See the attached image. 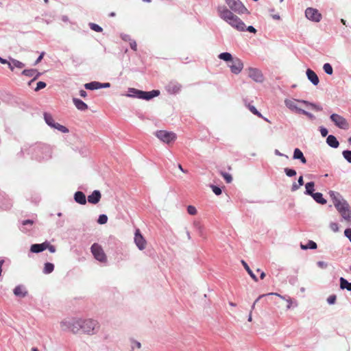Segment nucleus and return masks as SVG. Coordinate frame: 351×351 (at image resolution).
Segmentation results:
<instances>
[{"label": "nucleus", "mask_w": 351, "mask_h": 351, "mask_svg": "<svg viewBox=\"0 0 351 351\" xmlns=\"http://www.w3.org/2000/svg\"><path fill=\"white\" fill-rule=\"evenodd\" d=\"M46 247L50 252L54 253L56 252V247L53 245H49L47 242H46Z\"/></svg>", "instance_id": "3c124183"}, {"label": "nucleus", "mask_w": 351, "mask_h": 351, "mask_svg": "<svg viewBox=\"0 0 351 351\" xmlns=\"http://www.w3.org/2000/svg\"><path fill=\"white\" fill-rule=\"evenodd\" d=\"M14 294L20 298H24L27 295V291L23 285H18L14 289Z\"/></svg>", "instance_id": "f3484780"}, {"label": "nucleus", "mask_w": 351, "mask_h": 351, "mask_svg": "<svg viewBox=\"0 0 351 351\" xmlns=\"http://www.w3.org/2000/svg\"><path fill=\"white\" fill-rule=\"evenodd\" d=\"M54 269V265L53 264L51 263H46L45 264L44 268H43V273L45 274H51Z\"/></svg>", "instance_id": "72a5a7b5"}, {"label": "nucleus", "mask_w": 351, "mask_h": 351, "mask_svg": "<svg viewBox=\"0 0 351 351\" xmlns=\"http://www.w3.org/2000/svg\"><path fill=\"white\" fill-rule=\"evenodd\" d=\"M248 108L250 110L251 112H252L254 114L257 115L259 117L263 118L262 114L256 110V108L252 105H248Z\"/></svg>", "instance_id": "a19ab883"}, {"label": "nucleus", "mask_w": 351, "mask_h": 351, "mask_svg": "<svg viewBox=\"0 0 351 351\" xmlns=\"http://www.w3.org/2000/svg\"><path fill=\"white\" fill-rule=\"evenodd\" d=\"M130 94L128 95V97H136L140 99V95H141L143 93V90H140L136 88H129L128 90Z\"/></svg>", "instance_id": "c756f323"}, {"label": "nucleus", "mask_w": 351, "mask_h": 351, "mask_svg": "<svg viewBox=\"0 0 351 351\" xmlns=\"http://www.w3.org/2000/svg\"><path fill=\"white\" fill-rule=\"evenodd\" d=\"M187 212L191 215H195L197 213V210L195 206L190 205L187 207Z\"/></svg>", "instance_id": "79ce46f5"}, {"label": "nucleus", "mask_w": 351, "mask_h": 351, "mask_svg": "<svg viewBox=\"0 0 351 351\" xmlns=\"http://www.w3.org/2000/svg\"><path fill=\"white\" fill-rule=\"evenodd\" d=\"M330 195L332 199V202L344 219H350L351 218V208L347 202L340 198L339 193L333 191L330 193Z\"/></svg>", "instance_id": "f03ea898"}, {"label": "nucleus", "mask_w": 351, "mask_h": 351, "mask_svg": "<svg viewBox=\"0 0 351 351\" xmlns=\"http://www.w3.org/2000/svg\"><path fill=\"white\" fill-rule=\"evenodd\" d=\"M217 12L221 19L238 31L245 30V24L225 5L218 6Z\"/></svg>", "instance_id": "f257e3e1"}, {"label": "nucleus", "mask_w": 351, "mask_h": 351, "mask_svg": "<svg viewBox=\"0 0 351 351\" xmlns=\"http://www.w3.org/2000/svg\"><path fill=\"white\" fill-rule=\"evenodd\" d=\"M211 187H212L213 193L215 195H219L221 194V189L219 187H218L217 186H214V185H213Z\"/></svg>", "instance_id": "de8ad7c7"}, {"label": "nucleus", "mask_w": 351, "mask_h": 351, "mask_svg": "<svg viewBox=\"0 0 351 351\" xmlns=\"http://www.w3.org/2000/svg\"><path fill=\"white\" fill-rule=\"evenodd\" d=\"M144 94H142L140 95V99H145V100H149L155 97H157L160 94V91L158 90H153L149 92H145L143 91Z\"/></svg>", "instance_id": "dca6fc26"}, {"label": "nucleus", "mask_w": 351, "mask_h": 351, "mask_svg": "<svg viewBox=\"0 0 351 351\" xmlns=\"http://www.w3.org/2000/svg\"><path fill=\"white\" fill-rule=\"evenodd\" d=\"M245 29L251 33L255 34L256 32V29L252 26H248L247 28L245 27Z\"/></svg>", "instance_id": "680f3d73"}, {"label": "nucleus", "mask_w": 351, "mask_h": 351, "mask_svg": "<svg viewBox=\"0 0 351 351\" xmlns=\"http://www.w3.org/2000/svg\"><path fill=\"white\" fill-rule=\"evenodd\" d=\"M306 75L308 79L314 84L317 85L319 84V78L317 74L311 69H308L306 71Z\"/></svg>", "instance_id": "a211bd4d"}, {"label": "nucleus", "mask_w": 351, "mask_h": 351, "mask_svg": "<svg viewBox=\"0 0 351 351\" xmlns=\"http://www.w3.org/2000/svg\"><path fill=\"white\" fill-rule=\"evenodd\" d=\"M75 201L80 204H85L86 203V197L82 191H77L74 195Z\"/></svg>", "instance_id": "6ab92c4d"}, {"label": "nucleus", "mask_w": 351, "mask_h": 351, "mask_svg": "<svg viewBox=\"0 0 351 351\" xmlns=\"http://www.w3.org/2000/svg\"><path fill=\"white\" fill-rule=\"evenodd\" d=\"M56 215H57L58 217H60L62 216V213L58 212V210H56L55 213L52 214V216L55 217Z\"/></svg>", "instance_id": "774afa93"}, {"label": "nucleus", "mask_w": 351, "mask_h": 351, "mask_svg": "<svg viewBox=\"0 0 351 351\" xmlns=\"http://www.w3.org/2000/svg\"><path fill=\"white\" fill-rule=\"evenodd\" d=\"M268 295H276L278 297H279L280 299L282 300H284L286 301V299L287 298V297L285 296V295H282L279 293H269L267 294Z\"/></svg>", "instance_id": "4d7b16f0"}, {"label": "nucleus", "mask_w": 351, "mask_h": 351, "mask_svg": "<svg viewBox=\"0 0 351 351\" xmlns=\"http://www.w3.org/2000/svg\"><path fill=\"white\" fill-rule=\"evenodd\" d=\"M289 282L291 285H294L298 282V278L296 276L291 277L289 278Z\"/></svg>", "instance_id": "13d9d810"}, {"label": "nucleus", "mask_w": 351, "mask_h": 351, "mask_svg": "<svg viewBox=\"0 0 351 351\" xmlns=\"http://www.w3.org/2000/svg\"><path fill=\"white\" fill-rule=\"evenodd\" d=\"M241 263L242 265H243L244 268L245 269V270L247 271V272L248 273V274L250 276V277L254 280V281H258V278L256 276V275L253 273V271L251 270V269L250 268V267L248 266V265L247 264V263L244 261H241Z\"/></svg>", "instance_id": "c85d7f7f"}, {"label": "nucleus", "mask_w": 351, "mask_h": 351, "mask_svg": "<svg viewBox=\"0 0 351 351\" xmlns=\"http://www.w3.org/2000/svg\"><path fill=\"white\" fill-rule=\"evenodd\" d=\"M0 62H1V64H7L8 65V63H9L10 62H8L7 60L3 59V58H1V57H0Z\"/></svg>", "instance_id": "69168bd1"}, {"label": "nucleus", "mask_w": 351, "mask_h": 351, "mask_svg": "<svg viewBox=\"0 0 351 351\" xmlns=\"http://www.w3.org/2000/svg\"><path fill=\"white\" fill-rule=\"evenodd\" d=\"M81 318L69 317L60 322V328L63 331L78 334L81 331Z\"/></svg>", "instance_id": "7ed1b4c3"}, {"label": "nucleus", "mask_w": 351, "mask_h": 351, "mask_svg": "<svg viewBox=\"0 0 351 351\" xmlns=\"http://www.w3.org/2000/svg\"><path fill=\"white\" fill-rule=\"evenodd\" d=\"M320 132H321L322 136L324 137L326 136L328 133V130L323 127L320 128Z\"/></svg>", "instance_id": "864d4df0"}, {"label": "nucleus", "mask_w": 351, "mask_h": 351, "mask_svg": "<svg viewBox=\"0 0 351 351\" xmlns=\"http://www.w3.org/2000/svg\"><path fill=\"white\" fill-rule=\"evenodd\" d=\"M132 348H136L138 349H140L141 348V343L138 341H134L132 342Z\"/></svg>", "instance_id": "6e6d98bb"}, {"label": "nucleus", "mask_w": 351, "mask_h": 351, "mask_svg": "<svg viewBox=\"0 0 351 351\" xmlns=\"http://www.w3.org/2000/svg\"><path fill=\"white\" fill-rule=\"evenodd\" d=\"M248 76L256 82H262L263 81V75L261 71L256 68H248L247 69Z\"/></svg>", "instance_id": "9b49d317"}, {"label": "nucleus", "mask_w": 351, "mask_h": 351, "mask_svg": "<svg viewBox=\"0 0 351 351\" xmlns=\"http://www.w3.org/2000/svg\"><path fill=\"white\" fill-rule=\"evenodd\" d=\"M344 234L348 239H349L350 241L351 242V229H346L344 231Z\"/></svg>", "instance_id": "603ef678"}, {"label": "nucleus", "mask_w": 351, "mask_h": 351, "mask_svg": "<svg viewBox=\"0 0 351 351\" xmlns=\"http://www.w3.org/2000/svg\"><path fill=\"white\" fill-rule=\"evenodd\" d=\"M22 74L28 77H32L35 75L33 80H36L39 75L40 73L37 72L36 69H25L23 71Z\"/></svg>", "instance_id": "393cba45"}, {"label": "nucleus", "mask_w": 351, "mask_h": 351, "mask_svg": "<svg viewBox=\"0 0 351 351\" xmlns=\"http://www.w3.org/2000/svg\"><path fill=\"white\" fill-rule=\"evenodd\" d=\"M80 95L82 97H86L87 96V93L85 90H81L80 91Z\"/></svg>", "instance_id": "0e129e2a"}, {"label": "nucleus", "mask_w": 351, "mask_h": 351, "mask_svg": "<svg viewBox=\"0 0 351 351\" xmlns=\"http://www.w3.org/2000/svg\"><path fill=\"white\" fill-rule=\"evenodd\" d=\"M73 104H75V107L80 110H86L88 109V106L86 104L84 101H82L80 99L73 98Z\"/></svg>", "instance_id": "412c9836"}, {"label": "nucleus", "mask_w": 351, "mask_h": 351, "mask_svg": "<svg viewBox=\"0 0 351 351\" xmlns=\"http://www.w3.org/2000/svg\"><path fill=\"white\" fill-rule=\"evenodd\" d=\"M328 145L333 148H337L339 145L337 138L333 135H329L326 138Z\"/></svg>", "instance_id": "5701e85b"}, {"label": "nucleus", "mask_w": 351, "mask_h": 351, "mask_svg": "<svg viewBox=\"0 0 351 351\" xmlns=\"http://www.w3.org/2000/svg\"><path fill=\"white\" fill-rule=\"evenodd\" d=\"M311 196L319 204H325L326 203V200L323 197L321 193H314Z\"/></svg>", "instance_id": "bb28decb"}, {"label": "nucleus", "mask_w": 351, "mask_h": 351, "mask_svg": "<svg viewBox=\"0 0 351 351\" xmlns=\"http://www.w3.org/2000/svg\"><path fill=\"white\" fill-rule=\"evenodd\" d=\"M34 221H23L20 229L22 232H26L27 230L33 226Z\"/></svg>", "instance_id": "2f4dec72"}, {"label": "nucleus", "mask_w": 351, "mask_h": 351, "mask_svg": "<svg viewBox=\"0 0 351 351\" xmlns=\"http://www.w3.org/2000/svg\"><path fill=\"white\" fill-rule=\"evenodd\" d=\"M285 172L286 175L289 177H293L296 175V171L294 169H289V168H285Z\"/></svg>", "instance_id": "c03bdc74"}, {"label": "nucleus", "mask_w": 351, "mask_h": 351, "mask_svg": "<svg viewBox=\"0 0 351 351\" xmlns=\"http://www.w3.org/2000/svg\"><path fill=\"white\" fill-rule=\"evenodd\" d=\"M344 158L349 162H351V151L346 150L343 152Z\"/></svg>", "instance_id": "37998d69"}, {"label": "nucleus", "mask_w": 351, "mask_h": 351, "mask_svg": "<svg viewBox=\"0 0 351 351\" xmlns=\"http://www.w3.org/2000/svg\"><path fill=\"white\" fill-rule=\"evenodd\" d=\"M46 87V83L44 82H38L37 83V86L35 88L36 91L40 90V89H43Z\"/></svg>", "instance_id": "49530a36"}, {"label": "nucleus", "mask_w": 351, "mask_h": 351, "mask_svg": "<svg viewBox=\"0 0 351 351\" xmlns=\"http://www.w3.org/2000/svg\"><path fill=\"white\" fill-rule=\"evenodd\" d=\"M101 197V194L99 191L95 190L87 197L88 202L93 204H97Z\"/></svg>", "instance_id": "2eb2a0df"}, {"label": "nucleus", "mask_w": 351, "mask_h": 351, "mask_svg": "<svg viewBox=\"0 0 351 351\" xmlns=\"http://www.w3.org/2000/svg\"><path fill=\"white\" fill-rule=\"evenodd\" d=\"M293 158L300 160L303 164L306 163V158L304 156V154L302 152V151L298 148H295L294 149Z\"/></svg>", "instance_id": "4be33fe9"}, {"label": "nucleus", "mask_w": 351, "mask_h": 351, "mask_svg": "<svg viewBox=\"0 0 351 351\" xmlns=\"http://www.w3.org/2000/svg\"><path fill=\"white\" fill-rule=\"evenodd\" d=\"M305 15L307 19L315 22H319L322 19V14L319 11L313 8H308L305 11Z\"/></svg>", "instance_id": "9d476101"}, {"label": "nucleus", "mask_w": 351, "mask_h": 351, "mask_svg": "<svg viewBox=\"0 0 351 351\" xmlns=\"http://www.w3.org/2000/svg\"><path fill=\"white\" fill-rule=\"evenodd\" d=\"M219 58L226 62L232 61L233 60L232 55L228 52H223L219 55Z\"/></svg>", "instance_id": "f704fd0d"}, {"label": "nucleus", "mask_w": 351, "mask_h": 351, "mask_svg": "<svg viewBox=\"0 0 351 351\" xmlns=\"http://www.w3.org/2000/svg\"><path fill=\"white\" fill-rule=\"evenodd\" d=\"M317 264L319 267H321L322 269H325L328 266V264L324 261H318Z\"/></svg>", "instance_id": "5fc2aeb1"}, {"label": "nucleus", "mask_w": 351, "mask_h": 351, "mask_svg": "<svg viewBox=\"0 0 351 351\" xmlns=\"http://www.w3.org/2000/svg\"><path fill=\"white\" fill-rule=\"evenodd\" d=\"M81 331L83 334L92 336L99 332L100 324L97 319L92 318H81Z\"/></svg>", "instance_id": "20e7f679"}, {"label": "nucleus", "mask_w": 351, "mask_h": 351, "mask_svg": "<svg viewBox=\"0 0 351 351\" xmlns=\"http://www.w3.org/2000/svg\"><path fill=\"white\" fill-rule=\"evenodd\" d=\"M130 47L133 50L136 51L137 45H136V42L134 41V42L130 43Z\"/></svg>", "instance_id": "e2e57ef3"}, {"label": "nucleus", "mask_w": 351, "mask_h": 351, "mask_svg": "<svg viewBox=\"0 0 351 351\" xmlns=\"http://www.w3.org/2000/svg\"><path fill=\"white\" fill-rule=\"evenodd\" d=\"M155 135L162 142L167 144L173 143L177 138L176 133L167 130H158L155 132Z\"/></svg>", "instance_id": "423d86ee"}, {"label": "nucleus", "mask_w": 351, "mask_h": 351, "mask_svg": "<svg viewBox=\"0 0 351 351\" xmlns=\"http://www.w3.org/2000/svg\"><path fill=\"white\" fill-rule=\"evenodd\" d=\"M134 243L140 250H144L146 247V241L141 234L140 230L138 228L136 229L134 233Z\"/></svg>", "instance_id": "f8f14e48"}, {"label": "nucleus", "mask_w": 351, "mask_h": 351, "mask_svg": "<svg viewBox=\"0 0 351 351\" xmlns=\"http://www.w3.org/2000/svg\"><path fill=\"white\" fill-rule=\"evenodd\" d=\"M47 249L46 242L40 244H33L31 246L30 251L33 253H38Z\"/></svg>", "instance_id": "aec40b11"}, {"label": "nucleus", "mask_w": 351, "mask_h": 351, "mask_svg": "<svg viewBox=\"0 0 351 351\" xmlns=\"http://www.w3.org/2000/svg\"><path fill=\"white\" fill-rule=\"evenodd\" d=\"M300 247L302 250H308V249H316L317 248V244L315 242L313 241H308L307 244L304 245L302 243L300 244Z\"/></svg>", "instance_id": "473e14b6"}, {"label": "nucleus", "mask_w": 351, "mask_h": 351, "mask_svg": "<svg viewBox=\"0 0 351 351\" xmlns=\"http://www.w3.org/2000/svg\"><path fill=\"white\" fill-rule=\"evenodd\" d=\"M232 64L230 65L232 73L234 74H239L243 68V64L239 58H234L232 61Z\"/></svg>", "instance_id": "ddd939ff"}, {"label": "nucleus", "mask_w": 351, "mask_h": 351, "mask_svg": "<svg viewBox=\"0 0 351 351\" xmlns=\"http://www.w3.org/2000/svg\"><path fill=\"white\" fill-rule=\"evenodd\" d=\"M298 184L300 186H302L304 184V180H303V177L302 176H300L298 179Z\"/></svg>", "instance_id": "338daca9"}, {"label": "nucleus", "mask_w": 351, "mask_h": 351, "mask_svg": "<svg viewBox=\"0 0 351 351\" xmlns=\"http://www.w3.org/2000/svg\"><path fill=\"white\" fill-rule=\"evenodd\" d=\"M182 86L177 82H170L167 87V90L171 94L178 93L181 90Z\"/></svg>", "instance_id": "4468645a"}, {"label": "nucleus", "mask_w": 351, "mask_h": 351, "mask_svg": "<svg viewBox=\"0 0 351 351\" xmlns=\"http://www.w3.org/2000/svg\"><path fill=\"white\" fill-rule=\"evenodd\" d=\"M330 226L331 230L335 232L339 230V226L337 223H331Z\"/></svg>", "instance_id": "8fccbe9b"}, {"label": "nucleus", "mask_w": 351, "mask_h": 351, "mask_svg": "<svg viewBox=\"0 0 351 351\" xmlns=\"http://www.w3.org/2000/svg\"><path fill=\"white\" fill-rule=\"evenodd\" d=\"M230 10L239 14H249L248 10L240 0H225Z\"/></svg>", "instance_id": "6e6552de"}, {"label": "nucleus", "mask_w": 351, "mask_h": 351, "mask_svg": "<svg viewBox=\"0 0 351 351\" xmlns=\"http://www.w3.org/2000/svg\"><path fill=\"white\" fill-rule=\"evenodd\" d=\"M297 103H302L306 104V106H310L313 110L316 111L322 110V106L316 105L313 103H310L305 100L285 99V104L288 108H289L291 110H295L298 112H300L302 109L298 107Z\"/></svg>", "instance_id": "39448f33"}, {"label": "nucleus", "mask_w": 351, "mask_h": 351, "mask_svg": "<svg viewBox=\"0 0 351 351\" xmlns=\"http://www.w3.org/2000/svg\"><path fill=\"white\" fill-rule=\"evenodd\" d=\"M91 253L94 258L100 263H106L107 262V256L100 245L94 243L90 247Z\"/></svg>", "instance_id": "0eeeda50"}, {"label": "nucleus", "mask_w": 351, "mask_h": 351, "mask_svg": "<svg viewBox=\"0 0 351 351\" xmlns=\"http://www.w3.org/2000/svg\"><path fill=\"white\" fill-rule=\"evenodd\" d=\"M45 52H42L40 53V55L39 56V57L37 58V60H36L34 64H38L43 58L44 56H45Z\"/></svg>", "instance_id": "bf43d9fd"}, {"label": "nucleus", "mask_w": 351, "mask_h": 351, "mask_svg": "<svg viewBox=\"0 0 351 351\" xmlns=\"http://www.w3.org/2000/svg\"><path fill=\"white\" fill-rule=\"evenodd\" d=\"M340 281V288L341 289H347L348 291H351V282H349L344 278L341 277L339 279Z\"/></svg>", "instance_id": "a878e982"}, {"label": "nucleus", "mask_w": 351, "mask_h": 351, "mask_svg": "<svg viewBox=\"0 0 351 351\" xmlns=\"http://www.w3.org/2000/svg\"><path fill=\"white\" fill-rule=\"evenodd\" d=\"M300 113H302V114H304V115H306V116H307V117H310L311 119L314 117L312 114H311V113H309V112H306V111H305L304 110H302V109L301 110Z\"/></svg>", "instance_id": "052dcab7"}, {"label": "nucleus", "mask_w": 351, "mask_h": 351, "mask_svg": "<svg viewBox=\"0 0 351 351\" xmlns=\"http://www.w3.org/2000/svg\"><path fill=\"white\" fill-rule=\"evenodd\" d=\"M52 128L57 129L58 130H59L60 132H61L62 133H68L69 132V130L65 126L59 124L58 123H56Z\"/></svg>", "instance_id": "e433bc0d"}, {"label": "nucleus", "mask_w": 351, "mask_h": 351, "mask_svg": "<svg viewBox=\"0 0 351 351\" xmlns=\"http://www.w3.org/2000/svg\"><path fill=\"white\" fill-rule=\"evenodd\" d=\"M336 300H337V296L335 295H330L327 298V302L328 303V304L332 305L335 303Z\"/></svg>", "instance_id": "a18cd8bd"}, {"label": "nucleus", "mask_w": 351, "mask_h": 351, "mask_svg": "<svg viewBox=\"0 0 351 351\" xmlns=\"http://www.w3.org/2000/svg\"><path fill=\"white\" fill-rule=\"evenodd\" d=\"M8 66L9 68L10 69L11 71H13L14 70V67H16V68H19V69H22L25 66V64L19 61V60H12L11 62H10L8 63Z\"/></svg>", "instance_id": "b1692460"}, {"label": "nucleus", "mask_w": 351, "mask_h": 351, "mask_svg": "<svg viewBox=\"0 0 351 351\" xmlns=\"http://www.w3.org/2000/svg\"><path fill=\"white\" fill-rule=\"evenodd\" d=\"M89 26L92 30L97 32H101L103 30V29L99 25H98L95 23H90L89 24Z\"/></svg>", "instance_id": "ea45409f"}, {"label": "nucleus", "mask_w": 351, "mask_h": 351, "mask_svg": "<svg viewBox=\"0 0 351 351\" xmlns=\"http://www.w3.org/2000/svg\"><path fill=\"white\" fill-rule=\"evenodd\" d=\"M330 118L337 127L343 130H348L349 128V123L342 116L334 113L330 115Z\"/></svg>", "instance_id": "1a4fd4ad"}, {"label": "nucleus", "mask_w": 351, "mask_h": 351, "mask_svg": "<svg viewBox=\"0 0 351 351\" xmlns=\"http://www.w3.org/2000/svg\"><path fill=\"white\" fill-rule=\"evenodd\" d=\"M286 302L288 303V304L287 306V308L290 309L293 303V299L291 298L290 297H287V298L286 299Z\"/></svg>", "instance_id": "09e8293b"}, {"label": "nucleus", "mask_w": 351, "mask_h": 351, "mask_svg": "<svg viewBox=\"0 0 351 351\" xmlns=\"http://www.w3.org/2000/svg\"><path fill=\"white\" fill-rule=\"evenodd\" d=\"M314 186L313 182H310L306 184V192L307 194L311 195L314 193Z\"/></svg>", "instance_id": "c9c22d12"}, {"label": "nucleus", "mask_w": 351, "mask_h": 351, "mask_svg": "<svg viewBox=\"0 0 351 351\" xmlns=\"http://www.w3.org/2000/svg\"><path fill=\"white\" fill-rule=\"evenodd\" d=\"M84 86L86 89L88 90H96L101 88V83L98 82L86 83Z\"/></svg>", "instance_id": "cd10ccee"}, {"label": "nucleus", "mask_w": 351, "mask_h": 351, "mask_svg": "<svg viewBox=\"0 0 351 351\" xmlns=\"http://www.w3.org/2000/svg\"><path fill=\"white\" fill-rule=\"evenodd\" d=\"M220 174L224 178V180H226V182L227 183H230L232 182V178L230 174H229L228 173H225L223 171H221Z\"/></svg>", "instance_id": "58836bf2"}, {"label": "nucleus", "mask_w": 351, "mask_h": 351, "mask_svg": "<svg viewBox=\"0 0 351 351\" xmlns=\"http://www.w3.org/2000/svg\"><path fill=\"white\" fill-rule=\"evenodd\" d=\"M44 119L45 122L51 128L56 123L52 115L49 113L45 112L44 113Z\"/></svg>", "instance_id": "7c9ffc66"}, {"label": "nucleus", "mask_w": 351, "mask_h": 351, "mask_svg": "<svg viewBox=\"0 0 351 351\" xmlns=\"http://www.w3.org/2000/svg\"><path fill=\"white\" fill-rule=\"evenodd\" d=\"M323 69L328 75H332L333 73L332 67L329 63L324 64L323 66Z\"/></svg>", "instance_id": "4c0bfd02"}]
</instances>
